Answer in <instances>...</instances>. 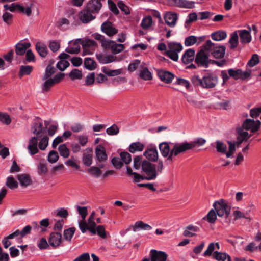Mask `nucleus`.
I'll return each mask as SVG.
<instances>
[{
  "mask_svg": "<svg viewBox=\"0 0 261 261\" xmlns=\"http://www.w3.org/2000/svg\"><path fill=\"white\" fill-rule=\"evenodd\" d=\"M17 179L23 187H27L32 184V180L30 175L28 174H20L17 175Z\"/></svg>",
  "mask_w": 261,
  "mask_h": 261,
  "instance_id": "obj_26",
  "label": "nucleus"
},
{
  "mask_svg": "<svg viewBox=\"0 0 261 261\" xmlns=\"http://www.w3.org/2000/svg\"><path fill=\"white\" fill-rule=\"evenodd\" d=\"M202 82L203 88H212L218 83V77L214 74H207L203 77Z\"/></svg>",
  "mask_w": 261,
  "mask_h": 261,
  "instance_id": "obj_14",
  "label": "nucleus"
},
{
  "mask_svg": "<svg viewBox=\"0 0 261 261\" xmlns=\"http://www.w3.org/2000/svg\"><path fill=\"white\" fill-rule=\"evenodd\" d=\"M145 145L143 143L140 142H136L130 144L128 150L131 153H134L136 152L142 151Z\"/></svg>",
  "mask_w": 261,
  "mask_h": 261,
  "instance_id": "obj_38",
  "label": "nucleus"
},
{
  "mask_svg": "<svg viewBox=\"0 0 261 261\" xmlns=\"http://www.w3.org/2000/svg\"><path fill=\"white\" fill-rule=\"evenodd\" d=\"M93 155L91 151L85 153L83 157V162L84 165L90 166L92 163Z\"/></svg>",
  "mask_w": 261,
  "mask_h": 261,
  "instance_id": "obj_60",
  "label": "nucleus"
},
{
  "mask_svg": "<svg viewBox=\"0 0 261 261\" xmlns=\"http://www.w3.org/2000/svg\"><path fill=\"white\" fill-rule=\"evenodd\" d=\"M96 58L99 62L102 64H107L117 61L116 57L111 55L96 54Z\"/></svg>",
  "mask_w": 261,
  "mask_h": 261,
  "instance_id": "obj_29",
  "label": "nucleus"
},
{
  "mask_svg": "<svg viewBox=\"0 0 261 261\" xmlns=\"http://www.w3.org/2000/svg\"><path fill=\"white\" fill-rule=\"evenodd\" d=\"M195 58V50L189 48L187 49L182 57V61L185 64H188L193 61Z\"/></svg>",
  "mask_w": 261,
  "mask_h": 261,
  "instance_id": "obj_28",
  "label": "nucleus"
},
{
  "mask_svg": "<svg viewBox=\"0 0 261 261\" xmlns=\"http://www.w3.org/2000/svg\"><path fill=\"white\" fill-rule=\"evenodd\" d=\"M152 23V18L149 16L143 19L141 22V27L144 29H148Z\"/></svg>",
  "mask_w": 261,
  "mask_h": 261,
  "instance_id": "obj_64",
  "label": "nucleus"
},
{
  "mask_svg": "<svg viewBox=\"0 0 261 261\" xmlns=\"http://www.w3.org/2000/svg\"><path fill=\"white\" fill-rule=\"evenodd\" d=\"M102 71L109 76H115L121 74L122 73V69L111 70L106 67H103L101 68Z\"/></svg>",
  "mask_w": 261,
  "mask_h": 261,
  "instance_id": "obj_44",
  "label": "nucleus"
},
{
  "mask_svg": "<svg viewBox=\"0 0 261 261\" xmlns=\"http://www.w3.org/2000/svg\"><path fill=\"white\" fill-rule=\"evenodd\" d=\"M246 27L247 29V30H246V43H247L250 42L251 41V32H253V34L255 35L257 32V29L255 25L250 26L246 24Z\"/></svg>",
  "mask_w": 261,
  "mask_h": 261,
  "instance_id": "obj_40",
  "label": "nucleus"
},
{
  "mask_svg": "<svg viewBox=\"0 0 261 261\" xmlns=\"http://www.w3.org/2000/svg\"><path fill=\"white\" fill-rule=\"evenodd\" d=\"M69 76L72 80L81 79L82 77V71L77 69H74L69 73Z\"/></svg>",
  "mask_w": 261,
  "mask_h": 261,
  "instance_id": "obj_57",
  "label": "nucleus"
},
{
  "mask_svg": "<svg viewBox=\"0 0 261 261\" xmlns=\"http://www.w3.org/2000/svg\"><path fill=\"white\" fill-rule=\"evenodd\" d=\"M253 215L246 216V228L250 231L253 227L256 226V222L254 220Z\"/></svg>",
  "mask_w": 261,
  "mask_h": 261,
  "instance_id": "obj_46",
  "label": "nucleus"
},
{
  "mask_svg": "<svg viewBox=\"0 0 261 261\" xmlns=\"http://www.w3.org/2000/svg\"><path fill=\"white\" fill-rule=\"evenodd\" d=\"M30 43H18L16 45L15 52L17 55L22 56L24 55L28 48L30 47Z\"/></svg>",
  "mask_w": 261,
  "mask_h": 261,
  "instance_id": "obj_31",
  "label": "nucleus"
},
{
  "mask_svg": "<svg viewBox=\"0 0 261 261\" xmlns=\"http://www.w3.org/2000/svg\"><path fill=\"white\" fill-rule=\"evenodd\" d=\"M59 155L57 151H50L48 155L47 160L50 163H55L59 160Z\"/></svg>",
  "mask_w": 261,
  "mask_h": 261,
  "instance_id": "obj_61",
  "label": "nucleus"
},
{
  "mask_svg": "<svg viewBox=\"0 0 261 261\" xmlns=\"http://www.w3.org/2000/svg\"><path fill=\"white\" fill-rule=\"evenodd\" d=\"M227 36L226 31L223 30H219L211 34L212 39L217 41H220L224 40Z\"/></svg>",
  "mask_w": 261,
  "mask_h": 261,
  "instance_id": "obj_33",
  "label": "nucleus"
},
{
  "mask_svg": "<svg viewBox=\"0 0 261 261\" xmlns=\"http://www.w3.org/2000/svg\"><path fill=\"white\" fill-rule=\"evenodd\" d=\"M204 47L210 55L215 58H221L224 56L225 47L224 46H218L213 43L211 40L206 41Z\"/></svg>",
  "mask_w": 261,
  "mask_h": 261,
  "instance_id": "obj_4",
  "label": "nucleus"
},
{
  "mask_svg": "<svg viewBox=\"0 0 261 261\" xmlns=\"http://www.w3.org/2000/svg\"><path fill=\"white\" fill-rule=\"evenodd\" d=\"M219 244L218 243H211L208 245L207 249L204 252L203 255L205 256H211L213 254L212 253L216 248L219 249Z\"/></svg>",
  "mask_w": 261,
  "mask_h": 261,
  "instance_id": "obj_47",
  "label": "nucleus"
},
{
  "mask_svg": "<svg viewBox=\"0 0 261 261\" xmlns=\"http://www.w3.org/2000/svg\"><path fill=\"white\" fill-rule=\"evenodd\" d=\"M199 230L198 227L193 225L187 226L183 232V235L185 237H192L196 235V232Z\"/></svg>",
  "mask_w": 261,
  "mask_h": 261,
  "instance_id": "obj_32",
  "label": "nucleus"
},
{
  "mask_svg": "<svg viewBox=\"0 0 261 261\" xmlns=\"http://www.w3.org/2000/svg\"><path fill=\"white\" fill-rule=\"evenodd\" d=\"M27 149L30 155H34L39 152V148L37 136H33L29 139Z\"/></svg>",
  "mask_w": 261,
  "mask_h": 261,
  "instance_id": "obj_13",
  "label": "nucleus"
},
{
  "mask_svg": "<svg viewBox=\"0 0 261 261\" xmlns=\"http://www.w3.org/2000/svg\"><path fill=\"white\" fill-rule=\"evenodd\" d=\"M99 167H97L92 166L88 169L87 172L92 176L95 177H98L102 173L101 171L99 169Z\"/></svg>",
  "mask_w": 261,
  "mask_h": 261,
  "instance_id": "obj_58",
  "label": "nucleus"
},
{
  "mask_svg": "<svg viewBox=\"0 0 261 261\" xmlns=\"http://www.w3.org/2000/svg\"><path fill=\"white\" fill-rule=\"evenodd\" d=\"M143 154L148 160L153 162L157 161L159 157L158 150L155 147L148 148Z\"/></svg>",
  "mask_w": 261,
  "mask_h": 261,
  "instance_id": "obj_24",
  "label": "nucleus"
},
{
  "mask_svg": "<svg viewBox=\"0 0 261 261\" xmlns=\"http://www.w3.org/2000/svg\"><path fill=\"white\" fill-rule=\"evenodd\" d=\"M139 76L145 81L151 80L152 79L151 73L147 67L142 66L139 70Z\"/></svg>",
  "mask_w": 261,
  "mask_h": 261,
  "instance_id": "obj_37",
  "label": "nucleus"
},
{
  "mask_svg": "<svg viewBox=\"0 0 261 261\" xmlns=\"http://www.w3.org/2000/svg\"><path fill=\"white\" fill-rule=\"evenodd\" d=\"M62 241V235L59 232H52L50 234L48 238L49 245L54 248L60 246Z\"/></svg>",
  "mask_w": 261,
  "mask_h": 261,
  "instance_id": "obj_17",
  "label": "nucleus"
},
{
  "mask_svg": "<svg viewBox=\"0 0 261 261\" xmlns=\"http://www.w3.org/2000/svg\"><path fill=\"white\" fill-rule=\"evenodd\" d=\"M44 82L42 86V90L43 92L48 91L50 88L55 84L52 78L48 79Z\"/></svg>",
  "mask_w": 261,
  "mask_h": 261,
  "instance_id": "obj_59",
  "label": "nucleus"
},
{
  "mask_svg": "<svg viewBox=\"0 0 261 261\" xmlns=\"http://www.w3.org/2000/svg\"><path fill=\"white\" fill-rule=\"evenodd\" d=\"M6 185L11 189H16L18 186L17 181L12 176L7 177Z\"/></svg>",
  "mask_w": 261,
  "mask_h": 261,
  "instance_id": "obj_54",
  "label": "nucleus"
},
{
  "mask_svg": "<svg viewBox=\"0 0 261 261\" xmlns=\"http://www.w3.org/2000/svg\"><path fill=\"white\" fill-rule=\"evenodd\" d=\"M216 149L218 152L223 153H226L227 146L226 145L221 141H217L216 142Z\"/></svg>",
  "mask_w": 261,
  "mask_h": 261,
  "instance_id": "obj_62",
  "label": "nucleus"
},
{
  "mask_svg": "<svg viewBox=\"0 0 261 261\" xmlns=\"http://www.w3.org/2000/svg\"><path fill=\"white\" fill-rule=\"evenodd\" d=\"M0 121L8 125L11 123V119L10 116L7 113L0 112Z\"/></svg>",
  "mask_w": 261,
  "mask_h": 261,
  "instance_id": "obj_63",
  "label": "nucleus"
},
{
  "mask_svg": "<svg viewBox=\"0 0 261 261\" xmlns=\"http://www.w3.org/2000/svg\"><path fill=\"white\" fill-rule=\"evenodd\" d=\"M58 150L61 156L62 157L67 158L69 156L70 151L65 144L60 145L58 147Z\"/></svg>",
  "mask_w": 261,
  "mask_h": 261,
  "instance_id": "obj_55",
  "label": "nucleus"
},
{
  "mask_svg": "<svg viewBox=\"0 0 261 261\" xmlns=\"http://www.w3.org/2000/svg\"><path fill=\"white\" fill-rule=\"evenodd\" d=\"M245 121H243L241 127L237 128V141L235 142H228L229 150L226 152L227 158L231 157L236 150V145L239 146L245 140Z\"/></svg>",
  "mask_w": 261,
  "mask_h": 261,
  "instance_id": "obj_2",
  "label": "nucleus"
},
{
  "mask_svg": "<svg viewBox=\"0 0 261 261\" xmlns=\"http://www.w3.org/2000/svg\"><path fill=\"white\" fill-rule=\"evenodd\" d=\"M94 37L96 40L101 42V47L104 49H108L111 48L114 41L106 39L104 36L99 34H95Z\"/></svg>",
  "mask_w": 261,
  "mask_h": 261,
  "instance_id": "obj_23",
  "label": "nucleus"
},
{
  "mask_svg": "<svg viewBox=\"0 0 261 261\" xmlns=\"http://www.w3.org/2000/svg\"><path fill=\"white\" fill-rule=\"evenodd\" d=\"M195 2L187 0H172V4L175 6L184 8H192L194 7Z\"/></svg>",
  "mask_w": 261,
  "mask_h": 261,
  "instance_id": "obj_27",
  "label": "nucleus"
},
{
  "mask_svg": "<svg viewBox=\"0 0 261 261\" xmlns=\"http://www.w3.org/2000/svg\"><path fill=\"white\" fill-rule=\"evenodd\" d=\"M4 8L6 10H9L11 12L19 11L24 12V8L19 4L12 3L11 4H6L4 5Z\"/></svg>",
  "mask_w": 261,
  "mask_h": 261,
  "instance_id": "obj_36",
  "label": "nucleus"
},
{
  "mask_svg": "<svg viewBox=\"0 0 261 261\" xmlns=\"http://www.w3.org/2000/svg\"><path fill=\"white\" fill-rule=\"evenodd\" d=\"M99 10L91 4L88 3L85 8L79 13V18L83 23H87L95 18L93 14L98 12Z\"/></svg>",
  "mask_w": 261,
  "mask_h": 261,
  "instance_id": "obj_3",
  "label": "nucleus"
},
{
  "mask_svg": "<svg viewBox=\"0 0 261 261\" xmlns=\"http://www.w3.org/2000/svg\"><path fill=\"white\" fill-rule=\"evenodd\" d=\"M81 45L83 47V54L84 55L92 54L97 46V43L95 41L89 39H81Z\"/></svg>",
  "mask_w": 261,
  "mask_h": 261,
  "instance_id": "obj_11",
  "label": "nucleus"
},
{
  "mask_svg": "<svg viewBox=\"0 0 261 261\" xmlns=\"http://www.w3.org/2000/svg\"><path fill=\"white\" fill-rule=\"evenodd\" d=\"M213 206L218 216H224L226 218L229 216L231 210V206L226 201L221 199L219 201H215L213 203Z\"/></svg>",
  "mask_w": 261,
  "mask_h": 261,
  "instance_id": "obj_5",
  "label": "nucleus"
},
{
  "mask_svg": "<svg viewBox=\"0 0 261 261\" xmlns=\"http://www.w3.org/2000/svg\"><path fill=\"white\" fill-rule=\"evenodd\" d=\"M260 124L258 120L246 119V130H250L251 133H255L259 129Z\"/></svg>",
  "mask_w": 261,
  "mask_h": 261,
  "instance_id": "obj_19",
  "label": "nucleus"
},
{
  "mask_svg": "<svg viewBox=\"0 0 261 261\" xmlns=\"http://www.w3.org/2000/svg\"><path fill=\"white\" fill-rule=\"evenodd\" d=\"M80 43L81 44V39H77L75 41H70L69 42L68 47L65 49V51L70 54H79L81 50Z\"/></svg>",
  "mask_w": 261,
  "mask_h": 261,
  "instance_id": "obj_16",
  "label": "nucleus"
},
{
  "mask_svg": "<svg viewBox=\"0 0 261 261\" xmlns=\"http://www.w3.org/2000/svg\"><path fill=\"white\" fill-rule=\"evenodd\" d=\"M49 138L47 136L44 135L40 137V139H38V147L41 150H45L48 145Z\"/></svg>",
  "mask_w": 261,
  "mask_h": 261,
  "instance_id": "obj_41",
  "label": "nucleus"
},
{
  "mask_svg": "<svg viewBox=\"0 0 261 261\" xmlns=\"http://www.w3.org/2000/svg\"><path fill=\"white\" fill-rule=\"evenodd\" d=\"M84 66L86 69L92 70L96 68V63L91 58H86L84 60Z\"/></svg>",
  "mask_w": 261,
  "mask_h": 261,
  "instance_id": "obj_49",
  "label": "nucleus"
},
{
  "mask_svg": "<svg viewBox=\"0 0 261 261\" xmlns=\"http://www.w3.org/2000/svg\"><path fill=\"white\" fill-rule=\"evenodd\" d=\"M217 213L215 209H211L208 214L203 218V219H207L210 223H214L217 219Z\"/></svg>",
  "mask_w": 261,
  "mask_h": 261,
  "instance_id": "obj_51",
  "label": "nucleus"
},
{
  "mask_svg": "<svg viewBox=\"0 0 261 261\" xmlns=\"http://www.w3.org/2000/svg\"><path fill=\"white\" fill-rule=\"evenodd\" d=\"M210 54L208 51L203 46V48L201 49L196 55L195 58V62L199 66L206 67L208 66L209 60L208 56Z\"/></svg>",
  "mask_w": 261,
  "mask_h": 261,
  "instance_id": "obj_10",
  "label": "nucleus"
},
{
  "mask_svg": "<svg viewBox=\"0 0 261 261\" xmlns=\"http://www.w3.org/2000/svg\"><path fill=\"white\" fill-rule=\"evenodd\" d=\"M33 67L31 66H21L18 73L19 76L22 77L24 75H29L32 71Z\"/></svg>",
  "mask_w": 261,
  "mask_h": 261,
  "instance_id": "obj_48",
  "label": "nucleus"
},
{
  "mask_svg": "<svg viewBox=\"0 0 261 261\" xmlns=\"http://www.w3.org/2000/svg\"><path fill=\"white\" fill-rule=\"evenodd\" d=\"M133 228V230L134 232H136L138 230V229H142L146 230H149L152 229V227L149 225L144 223L143 222L141 221H137L134 225L131 226Z\"/></svg>",
  "mask_w": 261,
  "mask_h": 261,
  "instance_id": "obj_35",
  "label": "nucleus"
},
{
  "mask_svg": "<svg viewBox=\"0 0 261 261\" xmlns=\"http://www.w3.org/2000/svg\"><path fill=\"white\" fill-rule=\"evenodd\" d=\"M142 170L145 174V179L146 180H154L157 176L156 170L154 165L148 161L144 160L142 162Z\"/></svg>",
  "mask_w": 261,
  "mask_h": 261,
  "instance_id": "obj_6",
  "label": "nucleus"
},
{
  "mask_svg": "<svg viewBox=\"0 0 261 261\" xmlns=\"http://www.w3.org/2000/svg\"><path fill=\"white\" fill-rule=\"evenodd\" d=\"M95 154L98 167L99 168H103L108 158L105 147L101 145H97L95 148Z\"/></svg>",
  "mask_w": 261,
  "mask_h": 261,
  "instance_id": "obj_9",
  "label": "nucleus"
},
{
  "mask_svg": "<svg viewBox=\"0 0 261 261\" xmlns=\"http://www.w3.org/2000/svg\"><path fill=\"white\" fill-rule=\"evenodd\" d=\"M124 48V45L123 44H117L115 41H113L111 49L113 54H117L121 52Z\"/></svg>",
  "mask_w": 261,
  "mask_h": 261,
  "instance_id": "obj_53",
  "label": "nucleus"
},
{
  "mask_svg": "<svg viewBox=\"0 0 261 261\" xmlns=\"http://www.w3.org/2000/svg\"><path fill=\"white\" fill-rule=\"evenodd\" d=\"M78 143L82 146H85L88 142V136L85 134H81L75 136Z\"/></svg>",
  "mask_w": 261,
  "mask_h": 261,
  "instance_id": "obj_52",
  "label": "nucleus"
},
{
  "mask_svg": "<svg viewBox=\"0 0 261 261\" xmlns=\"http://www.w3.org/2000/svg\"><path fill=\"white\" fill-rule=\"evenodd\" d=\"M94 232H90L92 234H97L102 238H105L106 237V231L104 227L102 225L95 226L94 227Z\"/></svg>",
  "mask_w": 261,
  "mask_h": 261,
  "instance_id": "obj_50",
  "label": "nucleus"
},
{
  "mask_svg": "<svg viewBox=\"0 0 261 261\" xmlns=\"http://www.w3.org/2000/svg\"><path fill=\"white\" fill-rule=\"evenodd\" d=\"M182 46L179 43L171 42L168 43V50L167 55L174 61L178 60V53L182 50Z\"/></svg>",
  "mask_w": 261,
  "mask_h": 261,
  "instance_id": "obj_7",
  "label": "nucleus"
},
{
  "mask_svg": "<svg viewBox=\"0 0 261 261\" xmlns=\"http://www.w3.org/2000/svg\"><path fill=\"white\" fill-rule=\"evenodd\" d=\"M45 130V129L43 127L41 120L38 118H36L31 125V132L36 136H39L43 133Z\"/></svg>",
  "mask_w": 261,
  "mask_h": 261,
  "instance_id": "obj_15",
  "label": "nucleus"
},
{
  "mask_svg": "<svg viewBox=\"0 0 261 261\" xmlns=\"http://www.w3.org/2000/svg\"><path fill=\"white\" fill-rule=\"evenodd\" d=\"M238 33L240 37V40L242 43L245 42V30H238L233 32L230 35V38L229 40L230 48L234 49L237 47L238 44Z\"/></svg>",
  "mask_w": 261,
  "mask_h": 261,
  "instance_id": "obj_12",
  "label": "nucleus"
},
{
  "mask_svg": "<svg viewBox=\"0 0 261 261\" xmlns=\"http://www.w3.org/2000/svg\"><path fill=\"white\" fill-rule=\"evenodd\" d=\"M95 215V212H92L90 216L89 217L87 221V231L90 232H94V227L95 226V222L94 221V217Z\"/></svg>",
  "mask_w": 261,
  "mask_h": 261,
  "instance_id": "obj_42",
  "label": "nucleus"
},
{
  "mask_svg": "<svg viewBox=\"0 0 261 261\" xmlns=\"http://www.w3.org/2000/svg\"><path fill=\"white\" fill-rule=\"evenodd\" d=\"M151 261H166L168 255L165 252L152 249L150 253Z\"/></svg>",
  "mask_w": 261,
  "mask_h": 261,
  "instance_id": "obj_20",
  "label": "nucleus"
},
{
  "mask_svg": "<svg viewBox=\"0 0 261 261\" xmlns=\"http://www.w3.org/2000/svg\"><path fill=\"white\" fill-rule=\"evenodd\" d=\"M37 169L38 170V174L40 175H43L46 174L48 172V168L47 166V163L43 160H40L37 166Z\"/></svg>",
  "mask_w": 261,
  "mask_h": 261,
  "instance_id": "obj_43",
  "label": "nucleus"
},
{
  "mask_svg": "<svg viewBox=\"0 0 261 261\" xmlns=\"http://www.w3.org/2000/svg\"><path fill=\"white\" fill-rule=\"evenodd\" d=\"M157 74L160 79L166 83H171L174 78V75L171 72L164 70L158 69Z\"/></svg>",
  "mask_w": 261,
  "mask_h": 261,
  "instance_id": "obj_22",
  "label": "nucleus"
},
{
  "mask_svg": "<svg viewBox=\"0 0 261 261\" xmlns=\"http://www.w3.org/2000/svg\"><path fill=\"white\" fill-rule=\"evenodd\" d=\"M36 49L39 55L42 57H45L48 53L47 46L45 44L40 42H38L36 44Z\"/></svg>",
  "mask_w": 261,
  "mask_h": 261,
  "instance_id": "obj_34",
  "label": "nucleus"
},
{
  "mask_svg": "<svg viewBox=\"0 0 261 261\" xmlns=\"http://www.w3.org/2000/svg\"><path fill=\"white\" fill-rule=\"evenodd\" d=\"M206 142V140L202 138H198L195 139L194 141L190 143L184 142L182 143L184 152L187 150L191 149L196 146L197 145L200 146L204 145Z\"/></svg>",
  "mask_w": 261,
  "mask_h": 261,
  "instance_id": "obj_18",
  "label": "nucleus"
},
{
  "mask_svg": "<svg viewBox=\"0 0 261 261\" xmlns=\"http://www.w3.org/2000/svg\"><path fill=\"white\" fill-rule=\"evenodd\" d=\"M165 22L170 27H174L176 23L177 16L176 13L168 12L164 16Z\"/></svg>",
  "mask_w": 261,
  "mask_h": 261,
  "instance_id": "obj_25",
  "label": "nucleus"
},
{
  "mask_svg": "<svg viewBox=\"0 0 261 261\" xmlns=\"http://www.w3.org/2000/svg\"><path fill=\"white\" fill-rule=\"evenodd\" d=\"M229 76L236 80H243L245 78V72L239 69H229L228 70Z\"/></svg>",
  "mask_w": 261,
  "mask_h": 261,
  "instance_id": "obj_30",
  "label": "nucleus"
},
{
  "mask_svg": "<svg viewBox=\"0 0 261 261\" xmlns=\"http://www.w3.org/2000/svg\"><path fill=\"white\" fill-rule=\"evenodd\" d=\"M213 258L217 261H231V257L225 253L215 251L213 254Z\"/></svg>",
  "mask_w": 261,
  "mask_h": 261,
  "instance_id": "obj_39",
  "label": "nucleus"
},
{
  "mask_svg": "<svg viewBox=\"0 0 261 261\" xmlns=\"http://www.w3.org/2000/svg\"><path fill=\"white\" fill-rule=\"evenodd\" d=\"M75 230L76 228L74 227L65 229L63 232L64 239L67 241L71 242Z\"/></svg>",
  "mask_w": 261,
  "mask_h": 261,
  "instance_id": "obj_45",
  "label": "nucleus"
},
{
  "mask_svg": "<svg viewBox=\"0 0 261 261\" xmlns=\"http://www.w3.org/2000/svg\"><path fill=\"white\" fill-rule=\"evenodd\" d=\"M78 213L81 217V219L78 221V226L82 233H85L87 231V221L86 218L88 214L87 207L86 206H76Z\"/></svg>",
  "mask_w": 261,
  "mask_h": 261,
  "instance_id": "obj_8",
  "label": "nucleus"
},
{
  "mask_svg": "<svg viewBox=\"0 0 261 261\" xmlns=\"http://www.w3.org/2000/svg\"><path fill=\"white\" fill-rule=\"evenodd\" d=\"M101 29L109 36H114L118 33V30L110 22H103L101 24Z\"/></svg>",
  "mask_w": 261,
  "mask_h": 261,
  "instance_id": "obj_21",
  "label": "nucleus"
},
{
  "mask_svg": "<svg viewBox=\"0 0 261 261\" xmlns=\"http://www.w3.org/2000/svg\"><path fill=\"white\" fill-rule=\"evenodd\" d=\"M49 242L45 238H42L37 242V246L40 250H44L48 248L49 246Z\"/></svg>",
  "mask_w": 261,
  "mask_h": 261,
  "instance_id": "obj_56",
  "label": "nucleus"
},
{
  "mask_svg": "<svg viewBox=\"0 0 261 261\" xmlns=\"http://www.w3.org/2000/svg\"><path fill=\"white\" fill-rule=\"evenodd\" d=\"M159 148L161 155L170 163L176 160L178 154L184 152L182 143L164 142L159 144Z\"/></svg>",
  "mask_w": 261,
  "mask_h": 261,
  "instance_id": "obj_1",
  "label": "nucleus"
}]
</instances>
